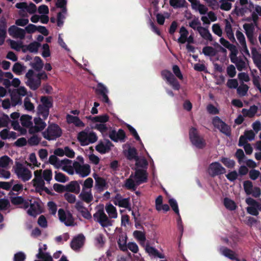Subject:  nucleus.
<instances>
[{
  "label": "nucleus",
  "mask_w": 261,
  "mask_h": 261,
  "mask_svg": "<svg viewBox=\"0 0 261 261\" xmlns=\"http://www.w3.org/2000/svg\"><path fill=\"white\" fill-rule=\"evenodd\" d=\"M41 82L40 81L39 79L33 77L30 80H28L27 85L29 86L32 90H37L41 85Z\"/></svg>",
  "instance_id": "nucleus-32"
},
{
  "label": "nucleus",
  "mask_w": 261,
  "mask_h": 261,
  "mask_svg": "<svg viewBox=\"0 0 261 261\" xmlns=\"http://www.w3.org/2000/svg\"><path fill=\"white\" fill-rule=\"evenodd\" d=\"M43 51L42 53V56L44 58H47L50 56V51L49 49V46L48 44H44L42 46Z\"/></svg>",
  "instance_id": "nucleus-61"
},
{
  "label": "nucleus",
  "mask_w": 261,
  "mask_h": 261,
  "mask_svg": "<svg viewBox=\"0 0 261 261\" xmlns=\"http://www.w3.org/2000/svg\"><path fill=\"white\" fill-rule=\"evenodd\" d=\"M60 160L55 155H51L49 158V163L54 165L56 168H60Z\"/></svg>",
  "instance_id": "nucleus-48"
},
{
  "label": "nucleus",
  "mask_w": 261,
  "mask_h": 261,
  "mask_svg": "<svg viewBox=\"0 0 261 261\" xmlns=\"http://www.w3.org/2000/svg\"><path fill=\"white\" fill-rule=\"evenodd\" d=\"M172 71L174 75L179 80H183V75L181 73L179 66L177 65H174L172 66Z\"/></svg>",
  "instance_id": "nucleus-58"
},
{
  "label": "nucleus",
  "mask_w": 261,
  "mask_h": 261,
  "mask_svg": "<svg viewBox=\"0 0 261 261\" xmlns=\"http://www.w3.org/2000/svg\"><path fill=\"white\" fill-rule=\"evenodd\" d=\"M134 236L136 239L140 241L144 242L146 240L145 234L142 231L139 230H135L134 232Z\"/></svg>",
  "instance_id": "nucleus-62"
},
{
  "label": "nucleus",
  "mask_w": 261,
  "mask_h": 261,
  "mask_svg": "<svg viewBox=\"0 0 261 261\" xmlns=\"http://www.w3.org/2000/svg\"><path fill=\"white\" fill-rule=\"evenodd\" d=\"M41 138L36 135H33V136L28 139V142L31 146H36L39 144Z\"/></svg>",
  "instance_id": "nucleus-49"
},
{
  "label": "nucleus",
  "mask_w": 261,
  "mask_h": 261,
  "mask_svg": "<svg viewBox=\"0 0 261 261\" xmlns=\"http://www.w3.org/2000/svg\"><path fill=\"white\" fill-rule=\"evenodd\" d=\"M179 33L180 34V36L177 39V42L181 44H184L187 41L189 32L185 27L182 26L180 28Z\"/></svg>",
  "instance_id": "nucleus-35"
},
{
  "label": "nucleus",
  "mask_w": 261,
  "mask_h": 261,
  "mask_svg": "<svg viewBox=\"0 0 261 261\" xmlns=\"http://www.w3.org/2000/svg\"><path fill=\"white\" fill-rule=\"evenodd\" d=\"M34 187H39L40 188H43L45 186V182L42 179V177H36L32 180Z\"/></svg>",
  "instance_id": "nucleus-52"
},
{
  "label": "nucleus",
  "mask_w": 261,
  "mask_h": 261,
  "mask_svg": "<svg viewBox=\"0 0 261 261\" xmlns=\"http://www.w3.org/2000/svg\"><path fill=\"white\" fill-rule=\"evenodd\" d=\"M62 134V129L55 123L49 124L47 129L42 133L43 137L48 141L56 140L60 137Z\"/></svg>",
  "instance_id": "nucleus-2"
},
{
  "label": "nucleus",
  "mask_w": 261,
  "mask_h": 261,
  "mask_svg": "<svg viewBox=\"0 0 261 261\" xmlns=\"http://www.w3.org/2000/svg\"><path fill=\"white\" fill-rule=\"evenodd\" d=\"M77 139L81 146L88 145L89 144L94 143L97 141L98 137L94 132L88 133L86 129L78 133Z\"/></svg>",
  "instance_id": "nucleus-3"
},
{
  "label": "nucleus",
  "mask_w": 261,
  "mask_h": 261,
  "mask_svg": "<svg viewBox=\"0 0 261 261\" xmlns=\"http://www.w3.org/2000/svg\"><path fill=\"white\" fill-rule=\"evenodd\" d=\"M24 201V199L22 196L13 197L11 198V202L14 205L22 204Z\"/></svg>",
  "instance_id": "nucleus-63"
},
{
  "label": "nucleus",
  "mask_w": 261,
  "mask_h": 261,
  "mask_svg": "<svg viewBox=\"0 0 261 261\" xmlns=\"http://www.w3.org/2000/svg\"><path fill=\"white\" fill-rule=\"evenodd\" d=\"M79 197L82 200L87 203H90L93 200V197L91 190L88 192L83 189L79 195Z\"/></svg>",
  "instance_id": "nucleus-26"
},
{
  "label": "nucleus",
  "mask_w": 261,
  "mask_h": 261,
  "mask_svg": "<svg viewBox=\"0 0 261 261\" xmlns=\"http://www.w3.org/2000/svg\"><path fill=\"white\" fill-rule=\"evenodd\" d=\"M198 32L203 39L209 41H213L212 35L207 28L199 27Z\"/></svg>",
  "instance_id": "nucleus-27"
},
{
  "label": "nucleus",
  "mask_w": 261,
  "mask_h": 261,
  "mask_svg": "<svg viewBox=\"0 0 261 261\" xmlns=\"http://www.w3.org/2000/svg\"><path fill=\"white\" fill-rule=\"evenodd\" d=\"M224 205L227 209L230 211H233L237 208L235 202L227 197L225 198L224 199Z\"/></svg>",
  "instance_id": "nucleus-38"
},
{
  "label": "nucleus",
  "mask_w": 261,
  "mask_h": 261,
  "mask_svg": "<svg viewBox=\"0 0 261 261\" xmlns=\"http://www.w3.org/2000/svg\"><path fill=\"white\" fill-rule=\"evenodd\" d=\"M189 25L190 27L192 28L194 30L198 31L199 27L201 26V22L198 19V18H194L192 21L190 22L189 23Z\"/></svg>",
  "instance_id": "nucleus-54"
},
{
  "label": "nucleus",
  "mask_w": 261,
  "mask_h": 261,
  "mask_svg": "<svg viewBox=\"0 0 261 261\" xmlns=\"http://www.w3.org/2000/svg\"><path fill=\"white\" fill-rule=\"evenodd\" d=\"M189 138L192 143L198 148L202 149L206 145L204 140L199 136L198 131L195 127L190 128Z\"/></svg>",
  "instance_id": "nucleus-8"
},
{
  "label": "nucleus",
  "mask_w": 261,
  "mask_h": 261,
  "mask_svg": "<svg viewBox=\"0 0 261 261\" xmlns=\"http://www.w3.org/2000/svg\"><path fill=\"white\" fill-rule=\"evenodd\" d=\"M32 117L29 115H22L20 119L21 125L29 129L33 126V122L32 121Z\"/></svg>",
  "instance_id": "nucleus-29"
},
{
  "label": "nucleus",
  "mask_w": 261,
  "mask_h": 261,
  "mask_svg": "<svg viewBox=\"0 0 261 261\" xmlns=\"http://www.w3.org/2000/svg\"><path fill=\"white\" fill-rule=\"evenodd\" d=\"M217 50L212 46H206L203 48L202 53L206 56L214 57L217 54Z\"/></svg>",
  "instance_id": "nucleus-36"
},
{
  "label": "nucleus",
  "mask_w": 261,
  "mask_h": 261,
  "mask_svg": "<svg viewBox=\"0 0 261 261\" xmlns=\"http://www.w3.org/2000/svg\"><path fill=\"white\" fill-rule=\"evenodd\" d=\"M252 58L254 63L255 62H258L261 60V54H259L255 47L251 48Z\"/></svg>",
  "instance_id": "nucleus-56"
},
{
  "label": "nucleus",
  "mask_w": 261,
  "mask_h": 261,
  "mask_svg": "<svg viewBox=\"0 0 261 261\" xmlns=\"http://www.w3.org/2000/svg\"><path fill=\"white\" fill-rule=\"evenodd\" d=\"M225 32L226 34L227 38L234 35L232 31V26L230 22L227 19H225Z\"/></svg>",
  "instance_id": "nucleus-50"
},
{
  "label": "nucleus",
  "mask_w": 261,
  "mask_h": 261,
  "mask_svg": "<svg viewBox=\"0 0 261 261\" xmlns=\"http://www.w3.org/2000/svg\"><path fill=\"white\" fill-rule=\"evenodd\" d=\"M249 87L245 84H241L237 87V93L241 96H244L246 95Z\"/></svg>",
  "instance_id": "nucleus-47"
},
{
  "label": "nucleus",
  "mask_w": 261,
  "mask_h": 261,
  "mask_svg": "<svg viewBox=\"0 0 261 261\" xmlns=\"http://www.w3.org/2000/svg\"><path fill=\"white\" fill-rule=\"evenodd\" d=\"M58 216L60 221L63 222L66 226L74 225V220L71 213H66L64 209L60 208L58 211Z\"/></svg>",
  "instance_id": "nucleus-10"
},
{
  "label": "nucleus",
  "mask_w": 261,
  "mask_h": 261,
  "mask_svg": "<svg viewBox=\"0 0 261 261\" xmlns=\"http://www.w3.org/2000/svg\"><path fill=\"white\" fill-rule=\"evenodd\" d=\"M170 6L174 8H182L186 3V0H170Z\"/></svg>",
  "instance_id": "nucleus-46"
},
{
  "label": "nucleus",
  "mask_w": 261,
  "mask_h": 261,
  "mask_svg": "<svg viewBox=\"0 0 261 261\" xmlns=\"http://www.w3.org/2000/svg\"><path fill=\"white\" fill-rule=\"evenodd\" d=\"M11 100L12 106H16L18 104L21 103V99L20 97L15 93V91H13L11 94Z\"/></svg>",
  "instance_id": "nucleus-43"
},
{
  "label": "nucleus",
  "mask_w": 261,
  "mask_h": 261,
  "mask_svg": "<svg viewBox=\"0 0 261 261\" xmlns=\"http://www.w3.org/2000/svg\"><path fill=\"white\" fill-rule=\"evenodd\" d=\"M96 94L99 96L100 100L103 102L107 103L108 105L111 104V101L108 97V90L107 87L102 83L97 84V88L95 90Z\"/></svg>",
  "instance_id": "nucleus-11"
},
{
  "label": "nucleus",
  "mask_w": 261,
  "mask_h": 261,
  "mask_svg": "<svg viewBox=\"0 0 261 261\" xmlns=\"http://www.w3.org/2000/svg\"><path fill=\"white\" fill-rule=\"evenodd\" d=\"M136 164L135 165L137 167H141L142 169L146 170L148 165V163L146 159L145 158H143L141 159H140L139 158H138V159H136Z\"/></svg>",
  "instance_id": "nucleus-41"
},
{
  "label": "nucleus",
  "mask_w": 261,
  "mask_h": 261,
  "mask_svg": "<svg viewBox=\"0 0 261 261\" xmlns=\"http://www.w3.org/2000/svg\"><path fill=\"white\" fill-rule=\"evenodd\" d=\"M55 179L56 181L60 182H65L69 180L68 176H66L64 174L55 171Z\"/></svg>",
  "instance_id": "nucleus-44"
},
{
  "label": "nucleus",
  "mask_w": 261,
  "mask_h": 261,
  "mask_svg": "<svg viewBox=\"0 0 261 261\" xmlns=\"http://www.w3.org/2000/svg\"><path fill=\"white\" fill-rule=\"evenodd\" d=\"M244 190L247 195H251V191H252L253 184L250 180H246L243 183Z\"/></svg>",
  "instance_id": "nucleus-51"
},
{
  "label": "nucleus",
  "mask_w": 261,
  "mask_h": 261,
  "mask_svg": "<svg viewBox=\"0 0 261 261\" xmlns=\"http://www.w3.org/2000/svg\"><path fill=\"white\" fill-rule=\"evenodd\" d=\"M168 202L175 214L177 215H179L178 206L176 200L173 198H170L169 199Z\"/></svg>",
  "instance_id": "nucleus-53"
},
{
  "label": "nucleus",
  "mask_w": 261,
  "mask_h": 261,
  "mask_svg": "<svg viewBox=\"0 0 261 261\" xmlns=\"http://www.w3.org/2000/svg\"><path fill=\"white\" fill-rule=\"evenodd\" d=\"M23 66L19 62L15 63L12 68V71L16 74H20L22 71Z\"/></svg>",
  "instance_id": "nucleus-60"
},
{
  "label": "nucleus",
  "mask_w": 261,
  "mask_h": 261,
  "mask_svg": "<svg viewBox=\"0 0 261 261\" xmlns=\"http://www.w3.org/2000/svg\"><path fill=\"white\" fill-rule=\"evenodd\" d=\"M134 177L136 180L137 185H140L147 182L148 173L146 170L137 169Z\"/></svg>",
  "instance_id": "nucleus-14"
},
{
  "label": "nucleus",
  "mask_w": 261,
  "mask_h": 261,
  "mask_svg": "<svg viewBox=\"0 0 261 261\" xmlns=\"http://www.w3.org/2000/svg\"><path fill=\"white\" fill-rule=\"evenodd\" d=\"M26 258L25 254L22 252H18L14 254L13 261H24Z\"/></svg>",
  "instance_id": "nucleus-64"
},
{
  "label": "nucleus",
  "mask_w": 261,
  "mask_h": 261,
  "mask_svg": "<svg viewBox=\"0 0 261 261\" xmlns=\"http://www.w3.org/2000/svg\"><path fill=\"white\" fill-rule=\"evenodd\" d=\"M222 253L224 256L230 259L239 261V259L237 257V255L234 251L227 247H223L222 249Z\"/></svg>",
  "instance_id": "nucleus-33"
},
{
  "label": "nucleus",
  "mask_w": 261,
  "mask_h": 261,
  "mask_svg": "<svg viewBox=\"0 0 261 261\" xmlns=\"http://www.w3.org/2000/svg\"><path fill=\"white\" fill-rule=\"evenodd\" d=\"M24 107L25 109L29 111H34V106L33 103L31 102L30 99L27 97L24 99Z\"/></svg>",
  "instance_id": "nucleus-55"
},
{
  "label": "nucleus",
  "mask_w": 261,
  "mask_h": 261,
  "mask_svg": "<svg viewBox=\"0 0 261 261\" xmlns=\"http://www.w3.org/2000/svg\"><path fill=\"white\" fill-rule=\"evenodd\" d=\"M85 238L81 233L73 238L70 243V247L73 250L80 249L84 245Z\"/></svg>",
  "instance_id": "nucleus-16"
},
{
  "label": "nucleus",
  "mask_w": 261,
  "mask_h": 261,
  "mask_svg": "<svg viewBox=\"0 0 261 261\" xmlns=\"http://www.w3.org/2000/svg\"><path fill=\"white\" fill-rule=\"evenodd\" d=\"M243 28L245 31V34L247 36H250L251 35H253L254 31V24L253 23H245L243 25Z\"/></svg>",
  "instance_id": "nucleus-39"
},
{
  "label": "nucleus",
  "mask_w": 261,
  "mask_h": 261,
  "mask_svg": "<svg viewBox=\"0 0 261 261\" xmlns=\"http://www.w3.org/2000/svg\"><path fill=\"white\" fill-rule=\"evenodd\" d=\"M134 177L133 174H131L128 178L125 180V182L124 184V187L127 190H131L135 191L137 186L139 185H137L136 182L133 180V178Z\"/></svg>",
  "instance_id": "nucleus-34"
},
{
  "label": "nucleus",
  "mask_w": 261,
  "mask_h": 261,
  "mask_svg": "<svg viewBox=\"0 0 261 261\" xmlns=\"http://www.w3.org/2000/svg\"><path fill=\"white\" fill-rule=\"evenodd\" d=\"M53 173L52 171L50 169H45L43 172V178L46 180L47 182H49V181L52 179Z\"/></svg>",
  "instance_id": "nucleus-59"
},
{
  "label": "nucleus",
  "mask_w": 261,
  "mask_h": 261,
  "mask_svg": "<svg viewBox=\"0 0 261 261\" xmlns=\"http://www.w3.org/2000/svg\"><path fill=\"white\" fill-rule=\"evenodd\" d=\"M125 146H128V149L123 150V154L127 158V159L129 161L138 159L139 156L138 155V152L136 148L131 147L129 144H125Z\"/></svg>",
  "instance_id": "nucleus-18"
},
{
  "label": "nucleus",
  "mask_w": 261,
  "mask_h": 261,
  "mask_svg": "<svg viewBox=\"0 0 261 261\" xmlns=\"http://www.w3.org/2000/svg\"><path fill=\"white\" fill-rule=\"evenodd\" d=\"M7 23L6 19L3 17L0 20V45H3L7 37Z\"/></svg>",
  "instance_id": "nucleus-19"
},
{
  "label": "nucleus",
  "mask_w": 261,
  "mask_h": 261,
  "mask_svg": "<svg viewBox=\"0 0 261 261\" xmlns=\"http://www.w3.org/2000/svg\"><path fill=\"white\" fill-rule=\"evenodd\" d=\"M95 187L98 192H102L105 190V188H107L106 180L101 177H98L95 178Z\"/></svg>",
  "instance_id": "nucleus-28"
},
{
  "label": "nucleus",
  "mask_w": 261,
  "mask_h": 261,
  "mask_svg": "<svg viewBox=\"0 0 261 261\" xmlns=\"http://www.w3.org/2000/svg\"><path fill=\"white\" fill-rule=\"evenodd\" d=\"M118 245L120 249L123 251L127 250L126 237L120 236L118 240Z\"/></svg>",
  "instance_id": "nucleus-40"
},
{
  "label": "nucleus",
  "mask_w": 261,
  "mask_h": 261,
  "mask_svg": "<svg viewBox=\"0 0 261 261\" xmlns=\"http://www.w3.org/2000/svg\"><path fill=\"white\" fill-rule=\"evenodd\" d=\"M11 159L7 155H4L0 158V166L2 167L6 168L7 167L10 161H11Z\"/></svg>",
  "instance_id": "nucleus-57"
},
{
  "label": "nucleus",
  "mask_w": 261,
  "mask_h": 261,
  "mask_svg": "<svg viewBox=\"0 0 261 261\" xmlns=\"http://www.w3.org/2000/svg\"><path fill=\"white\" fill-rule=\"evenodd\" d=\"M30 65L35 70L40 71L43 68L44 64L40 57L36 56L34 58V62L31 63Z\"/></svg>",
  "instance_id": "nucleus-30"
},
{
  "label": "nucleus",
  "mask_w": 261,
  "mask_h": 261,
  "mask_svg": "<svg viewBox=\"0 0 261 261\" xmlns=\"http://www.w3.org/2000/svg\"><path fill=\"white\" fill-rule=\"evenodd\" d=\"M219 41L222 45L231 51L230 55H235L236 54H238V51L235 45L230 44L229 41L223 38H221Z\"/></svg>",
  "instance_id": "nucleus-25"
},
{
  "label": "nucleus",
  "mask_w": 261,
  "mask_h": 261,
  "mask_svg": "<svg viewBox=\"0 0 261 261\" xmlns=\"http://www.w3.org/2000/svg\"><path fill=\"white\" fill-rule=\"evenodd\" d=\"M220 161L228 168H233L236 164L234 160L225 157L222 158Z\"/></svg>",
  "instance_id": "nucleus-45"
},
{
  "label": "nucleus",
  "mask_w": 261,
  "mask_h": 261,
  "mask_svg": "<svg viewBox=\"0 0 261 261\" xmlns=\"http://www.w3.org/2000/svg\"><path fill=\"white\" fill-rule=\"evenodd\" d=\"M41 46L39 42L34 41L30 43L27 46V49L31 53H37L38 51L39 47Z\"/></svg>",
  "instance_id": "nucleus-42"
},
{
  "label": "nucleus",
  "mask_w": 261,
  "mask_h": 261,
  "mask_svg": "<svg viewBox=\"0 0 261 261\" xmlns=\"http://www.w3.org/2000/svg\"><path fill=\"white\" fill-rule=\"evenodd\" d=\"M109 136L112 141L115 142L118 141L124 142L126 138L125 133L121 128L119 129L117 132L115 130H112L109 133Z\"/></svg>",
  "instance_id": "nucleus-15"
},
{
  "label": "nucleus",
  "mask_w": 261,
  "mask_h": 261,
  "mask_svg": "<svg viewBox=\"0 0 261 261\" xmlns=\"http://www.w3.org/2000/svg\"><path fill=\"white\" fill-rule=\"evenodd\" d=\"M36 257L38 259H42L43 261H53L52 257L48 253L43 252L41 248H39V252L36 255Z\"/></svg>",
  "instance_id": "nucleus-37"
},
{
  "label": "nucleus",
  "mask_w": 261,
  "mask_h": 261,
  "mask_svg": "<svg viewBox=\"0 0 261 261\" xmlns=\"http://www.w3.org/2000/svg\"><path fill=\"white\" fill-rule=\"evenodd\" d=\"M226 172L225 168L218 162H213L209 165L208 173L212 177L224 174Z\"/></svg>",
  "instance_id": "nucleus-9"
},
{
  "label": "nucleus",
  "mask_w": 261,
  "mask_h": 261,
  "mask_svg": "<svg viewBox=\"0 0 261 261\" xmlns=\"http://www.w3.org/2000/svg\"><path fill=\"white\" fill-rule=\"evenodd\" d=\"M41 103L37 108V114L39 117L46 120L49 113V109L53 106L51 97L42 96L40 98Z\"/></svg>",
  "instance_id": "nucleus-1"
},
{
  "label": "nucleus",
  "mask_w": 261,
  "mask_h": 261,
  "mask_svg": "<svg viewBox=\"0 0 261 261\" xmlns=\"http://www.w3.org/2000/svg\"><path fill=\"white\" fill-rule=\"evenodd\" d=\"M105 208L110 218L115 219L117 217L116 208L111 203L107 204Z\"/></svg>",
  "instance_id": "nucleus-31"
},
{
  "label": "nucleus",
  "mask_w": 261,
  "mask_h": 261,
  "mask_svg": "<svg viewBox=\"0 0 261 261\" xmlns=\"http://www.w3.org/2000/svg\"><path fill=\"white\" fill-rule=\"evenodd\" d=\"M14 168L18 178L21 179L23 182L28 181L32 177L31 171L27 168L24 167L21 163L16 162Z\"/></svg>",
  "instance_id": "nucleus-4"
},
{
  "label": "nucleus",
  "mask_w": 261,
  "mask_h": 261,
  "mask_svg": "<svg viewBox=\"0 0 261 261\" xmlns=\"http://www.w3.org/2000/svg\"><path fill=\"white\" fill-rule=\"evenodd\" d=\"M43 118H41L39 117L34 118V122L35 125H33L32 127H31L29 129V133L35 134L43 130L46 126V124Z\"/></svg>",
  "instance_id": "nucleus-12"
},
{
  "label": "nucleus",
  "mask_w": 261,
  "mask_h": 261,
  "mask_svg": "<svg viewBox=\"0 0 261 261\" xmlns=\"http://www.w3.org/2000/svg\"><path fill=\"white\" fill-rule=\"evenodd\" d=\"M93 219L96 222L99 223L103 227H107L112 225V221L110 220L104 212L103 207L99 208L93 214Z\"/></svg>",
  "instance_id": "nucleus-5"
},
{
  "label": "nucleus",
  "mask_w": 261,
  "mask_h": 261,
  "mask_svg": "<svg viewBox=\"0 0 261 261\" xmlns=\"http://www.w3.org/2000/svg\"><path fill=\"white\" fill-rule=\"evenodd\" d=\"M112 146H113L112 143L107 139L105 144L102 141H100L95 146V149L100 153L105 154L110 151Z\"/></svg>",
  "instance_id": "nucleus-17"
},
{
  "label": "nucleus",
  "mask_w": 261,
  "mask_h": 261,
  "mask_svg": "<svg viewBox=\"0 0 261 261\" xmlns=\"http://www.w3.org/2000/svg\"><path fill=\"white\" fill-rule=\"evenodd\" d=\"M66 190L68 192L79 194L80 192V186L78 181L76 180L70 181L66 185Z\"/></svg>",
  "instance_id": "nucleus-23"
},
{
  "label": "nucleus",
  "mask_w": 261,
  "mask_h": 261,
  "mask_svg": "<svg viewBox=\"0 0 261 261\" xmlns=\"http://www.w3.org/2000/svg\"><path fill=\"white\" fill-rule=\"evenodd\" d=\"M237 54H236L235 55H230V61L232 63L235 64L239 71H242L245 69L246 63L242 59L239 58L237 57Z\"/></svg>",
  "instance_id": "nucleus-20"
},
{
  "label": "nucleus",
  "mask_w": 261,
  "mask_h": 261,
  "mask_svg": "<svg viewBox=\"0 0 261 261\" xmlns=\"http://www.w3.org/2000/svg\"><path fill=\"white\" fill-rule=\"evenodd\" d=\"M213 125L218 129L220 132L225 134L227 137L231 135V129L230 126L222 121L218 116H215L212 120Z\"/></svg>",
  "instance_id": "nucleus-7"
},
{
  "label": "nucleus",
  "mask_w": 261,
  "mask_h": 261,
  "mask_svg": "<svg viewBox=\"0 0 261 261\" xmlns=\"http://www.w3.org/2000/svg\"><path fill=\"white\" fill-rule=\"evenodd\" d=\"M73 167L75 173L82 177H86L90 173V166L88 164L81 165L78 162L75 161L73 163Z\"/></svg>",
  "instance_id": "nucleus-13"
},
{
  "label": "nucleus",
  "mask_w": 261,
  "mask_h": 261,
  "mask_svg": "<svg viewBox=\"0 0 261 261\" xmlns=\"http://www.w3.org/2000/svg\"><path fill=\"white\" fill-rule=\"evenodd\" d=\"M66 122L68 124H73L77 127H84L85 123L77 116L67 114L66 116Z\"/></svg>",
  "instance_id": "nucleus-21"
},
{
  "label": "nucleus",
  "mask_w": 261,
  "mask_h": 261,
  "mask_svg": "<svg viewBox=\"0 0 261 261\" xmlns=\"http://www.w3.org/2000/svg\"><path fill=\"white\" fill-rule=\"evenodd\" d=\"M41 213V206L38 203L30 204V207L27 211L29 215L34 217Z\"/></svg>",
  "instance_id": "nucleus-22"
},
{
  "label": "nucleus",
  "mask_w": 261,
  "mask_h": 261,
  "mask_svg": "<svg viewBox=\"0 0 261 261\" xmlns=\"http://www.w3.org/2000/svg\"><path fill=\"white\" fill-rule=\"evenodd\" d=\"M161 75L162 79L166 80L174 90H179L180 89V85L179 82L170 70H163L161 72Z\"/></svg>",
  "instance_id": "nucleus-6"
},
{
  "label": "nucleus",
  "mask_w": 261,
  "mask_h": 261,
  "mask_svg": "<svg viewBox=\"0 0 261 261\" xmlns=\"http://www.w3.org/2000/svg\"><path fill=\"white\" fill-rule=\"evenodd\" d=\"M145 251L148 254L154 257H159L160 258H164L165 256L164 254L160 253L159 251L154 247L150 246L149 245H146L145 247Z\"/></svg>",
  "instance_id": "nucleus-24"
}]
</instances>
